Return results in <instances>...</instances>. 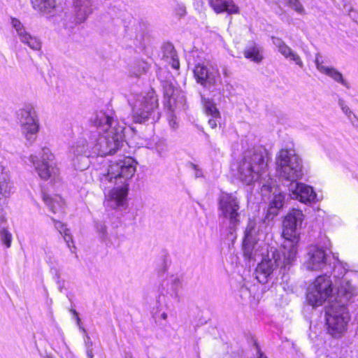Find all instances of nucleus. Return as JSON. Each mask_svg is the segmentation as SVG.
<instances>
[{"label": "nucleus", "mask_w": 358, "mask_h": 358, "mask_svg": "<svg viewBox=\"0 0 358 358\" xmlns=\"http://www.w3.org/2000/svg\"><path fill=\"white\" fill-rule=\"evenodd\" d=\"M0 241L6 248H9L11 246L12 234L5 227L0 229Z\"/></svg>", "instance_id": "obj_27"}, {"label": "nucleus", "mask_w": 358, "mask_h": 358, "mask_svg": "<svg viewBox=\"0 0 358 358\" xmlns=\"http://www.w3.org/2000/svg\"><path fill=\"white\" fill-rule=\"evenodd\" d=\"M57 283L58 285V289H59V292H62V289L64 288V282H61L60 279H59V275H57Z\"/></svg>", "instance_id": "obj_39"}, {"label": "nucleus", "mask_w": 358, "mask_h": 358, "mask_svg": "<svg viewBox=\"0 0 358 358\" xmlns=\"http://www.w3.org/2000/svg\"><path fill=\"white\" fill-rule=\"evenodd\" d=\"M352 124L356 127L357 128H358V118L356 117V118H353L352 117V122H351Z\"/></svg>", "instance_id": "obj_42"}, {"label": "nucleus", "mask_w": 358, "mask_h": 358, "mask_svg": "<svg viewBox=\"0 0 358 358\" xmlns=\"http://www.w3.org/2000/svg\"><path fill=\"white\" fill-rule=\"evenodd\" d=\"M85 352L87 358H93L94 352L93 349H85Z\"/></svg>", "instance_id": "obj_40"}, {"label": "nucleus", "mask_w": 358, "mask_h": 358, "mask_svg": "<svg viewBox=\"0 0 358 358\" xmlns=\"http://www.w3.org/2000/svg\"><path fill=\"white\" fill-rule=\"evenodd\" d=\"M72 5L76 24L84 23L95 8L93 0H72Z\"/></svg>", "instance_id": "obj_14"}, {"label": "nucleus", "mask_w": 358, "mask_h": 358, "mask_svg": "<svg viewBox=\"0 0 358 358\" xmlns=\"http://www.w3.org/2000/svg\"><path fill=\"white\" fill-rule=\"evenodd\" d=\"M85 334V338H84V341H85V349H93V342L91 341V338L89 336V335L86 333H84Z\"/></svg>", "instance_id": "obj_35"}, {"label": "nucleus", "mask_w": 358, "mask_h": 358, "mask_svg": "<svg viewBox=\"0 0 358 358\" xmlns=\"http://www.w3.org/2000/svg\"><path fill=\"white\" fill-rule=\"evenodd\" d=\"M193 73L196 83L209 92L213 93V96L222 93L223 85L217 70L203 64H198L194 66Z\"/></svg>", "instance_id": "obj_9"}, {"label": "nucleus", "mask_w": 358, "mask_h": 358, "mask_svg": "<svg viewBox=\"0 0 358 358\" xmlns=\"http://www.w3.org/2000/svg\"><path fill=\"white\" fill-rule=\"evenodd\" d=\"M338 105L341 107V110H343V107L347 106V105L345 103L344 100H343L342 99H338Z\"/></svg>", "instance_id": "obj_41"}, {"label": "nucleus", "mask_w": 358, "mask_h": 358, "mask_svg": "<svg viewBox=\"0 0 358 358\" xmlns=\"http://www.w3.org/2000/svg\"><path fill=\"white\" fill-rule=\"evenodd\" d=\"M170 113L169 125L173 129H176L178 127V122L176 120V117L173 115L174 112L168 110Z\"/></svg>", "instance_id": "obj_32"}, {"label": "nucleus", "mask_w": 358, "mask_h": 358, "mask_svg": "<svg viewBox=\"0 0 358 358\" xmlns=\"http://www.w3.org/2000/svg\"><path fill=\"white\" fill-rule=\"evenodd\" d=\"M277 171L282 185L303 175L302 160L293 149H281L276 157Z\"/></svg>", "instance_id": "obj_8"}, {"label": "nucleus", "mask_w": 358, "mask_h": 358, "mask_svg": "<svg viewBox=\"0 0 358 358\" xmlns=\"http://www.w3.org/2000/svg\"><path fill=\"white\" fill-rule=\"evenodd\" d=\"M220 120L221 119H218V118H216V117H211L208 120V124L210 125V127L212 129H215L217 127V123H220Z\"/></svg>", "instance_id": "obj_36"}, {"label": "nucleus", "mask_w": 358, "mask_h": 358, "mask_svg": "<svg viewBox=\"0 0 358 358\" xmlns=\"http://www.w3.org/2000/svg\"><path fill=\"white\" fill-rule=\"evenodd\" d=\"M286 5L299 15L306 13L305 8L299 0H284Z\"/></svg>", "instance_id": "obj_28"}, {"label": "nucleus", "mask_w": 358, "mask_h": 358, "mask_svg": "<svg viewBox=\"0 0 358 358\" xmlns=\"http://www.w3.org/2000/svg\"><path fill=\"white\" fill-rule=\"evenodd\" d=\"M124 358H134V357H133V355H132V354L131 352H126L124 353Z\"/></svg>", "instance_id": "obj_44"}, {"label": "nucleus", "mask_w": 358, "mask_h": 358, "mask_svg": "<svg viewBox=\"0 0 358 358\" xmlns=\"http://www.w3.org/2000/svg\"><path fill=\"white\" fill-rule=\"evenodd\" d=\"M54 156L48 148H43L40 158L36 155H31L29 161L35 166V169L43 180H48L55 178L58 174V169L53 163Z\"/></svg>", "instance_id": "obj_11"}, {"label": "nucleus", "mask_w": 358, "mask_h": 358, "mask_svg": "<svg viewBox=\"0 0 358 358\" xmlns=\"http://www.w3.org/2000/svg\"><path fill=\"white\" fill-rule=\"evenodd\" d=\"M52 220L53 221L55 224V228L59 231L61 234L64 232V229H66L65 225L61 222L60 221H58L55 220V218L52 217Z\"/></svg>", "instance_id": "obj_33"}, {"label": "nucleus", "mask_w": 358, "mask_h": 358, "mask_svg": "<svg viewBox=\"0 0 358 358\" xmlns=\"http://www.w3.org/2000/svg\"><path fill=\"white\" fill-rule=\"evenodd\" d=\"M191 167L192 169H194L195 171H196V173H195V177L196 178H200V177H202V171L199 168L198 165L196 164H194L193 163H191Z\"/></svg>", "instance_id": "obj_37"}, {"label": "nucleus", "mask_w": 358, "mask_h": 358, "mask_svg": "<svg viewBox=\"0 0 358 358\" xmlns=\"http://www.w3.org/2000/svg\"><path fill=\"white\" fill-rule=\"evenodd\" d=\"M115 117V112L107 106L90 118L84 137L70 149L75 169L83 171L88 167L90 157L112 155L120 150L125 143V127Z\"/></svg>", "instance_id": "obj_3"}, {"label": "nucleus", "mask_w": 358, "mask_h": 358, "mask_svg": "<svg viewBox=\"0 0 358 358\" xmlns=\"http://www.w3.org/2000/svg\"><path fill=\"white\" fill-rule=\"evenodd\" d=\"M162 59L171 64L175 70H179L180 62L174 45L169 42L165 43L162 47Z\"/></svg>", "instance_id": "obj_22"}, {"label": "nucleus", "mask_w": 358, "mask_h": 358, "mask_svg": "<svg viewBox=\"0 0 358 358\" xmlns=\"http://www.w3.org/2000/svg\"><path fill=\"white\" fill-rule=\"evenodd\" d=\"M12 27L15 29L20 41L28 45L34 50H39L41 48V41L35 36H31L22 23L15 17H10Z\"/></svg>", "instance_id": "obj_16"}, {"label": "nucleus", "mask_w": 358, "mask_h": 358, "mask_svg": "<svg viewBox=\"0 0 358 358\" xmlns=\"http://www.w3.org/2000/svg\"><path fill=\"white\" fill-rule=\"evenodd\" d=\"M175 83L176 81L171 76L161 83L164 93V107L167 110L171 112H175L176 110H184L185 106V97L175 86Z\"/></svg>", "instance_id": "obj_10"}, {"label": "nucleus", "mask_w": 358, "mask_h": 358, "mask_svg": "<svg viewBox=\"0 0 358 358\" xmlns=\"http://www.w3.org/2000/svg\"><path fill=\"white\" fill-rule=\"evenodd\" d=\"M266 224L264 222H257L250 220L244 232L243 243H254L264 237Z\"/></svg>", "instance_id": "obj_17"}, {"label": "nucleus", "mask_w": 358, "mask_h": 358, "mask_svg": "<svg viewBox=\"0 0 358 358\" xmlns=\"http://www.w3.org/2000/svg\"><path fill=\"white\" fill-rule=\"evenodd\" d=\"M208 4L216 13L239 14V7L233 0H208Z\"/></svg>", "instance_id": "obj_20"}, {"label": "nucleus", "mask_w": 358, "mask_h": 358, "mask_svg": "<svg viewBox=\"0 0 358 358\" xmlns=\"http://www.w3.org/2000/svg\"><path fill=\"white\" fill-rule=\"evenodd\" d=\"M263 48L255 41H249L243 51L244 57L259 64L264 59Z\"/></svg>", "instance_id": "obj_23"}, {"label": "nucleus", "mask_w": 358, "mask_h": 358, "mask_svg": "<svg viewBox=\"0 0 358 358\" xmlns=\"http://www.w3.org/2000/svg\"><path fill=\"white\" fill-rule=\"evenodd\" d=\"M136 164L134 158L125 156L110 162L107 173L100 178L103 185L108 183L110 185L107 188H111L106 201L108 207L119 210L126 208L129 181L136 172Z\"/></svg>", "instance_id": "obj_5"}, {"label": "nucleus", "mask_w": 358, "mask_h": 358, "mask_svg": "<svg viewBox=\"0 0 358 358\" xmlns=\"http://www.w3.org/2000/svg\"><path fill=\"white\" fill-rule=\"evenodd\" d=\"M136 65L138 67V73H136L137 76L141 73H145L149 69L148 64L144 61H138Z\"/></svg>", "instance_id": "obj_30"}, {"label": "nucleus", "mask_w": 358, "mask_h": 358, "mask_svg": "<svg viewBox=\"0 0 358 358\" xmlns=\"http://www.w3.org/2000/svg\"><path fill=\"white\" fill-rule=\"evenodd\" d=\"M71 313L75 316L76 320V324L79 327L80 329L83 332L86 333V329L81 326V320L80 318L78 317V313L75 309L71 310Z\"/></svg>", "instance_id": "obj_31"}, {"label": "nucleus", "mask_w": 358, "mask_h": 358, "mask_svg": "<svg viewBox=\"0 0 358 358\" xmlns=\"http://www.w3.org/2000/svg\"><path fill=\"white\" fill-rule=\"evenodd\" d=\"M128 102L131 107L132 118L135 123L143 124L149 120L154 122L159 120L158 99L154 92L147 94L146 96L131 95L128 99Z\"/></svg>", "instance_id": "obj_7"}, {"label": "nucleus", "mask_w": 358, "mask_h": 358, "mask_svg": "<svg viewBox=\"0 0 358 358\" xmlns=\"http://www.w3.org/2000/svg\"><path fill=\"white\" fill-rule=\"evenodd\" d=\"M342 111L346 115L350 122H352V117L356 118V115L352 112L348 106L346 107H343Z\"/></svg>", "instance_id": "obj_34"}, {"label": "nucleus", "mask_w": 358, "mask_h": 358, "mask_svg": "<svg viewBox=\"0 0 358 358\" xmlns=\"http://www.w3.org/2000/svg\"><path fill=\"white\" fill-rule=\"evenodd\" d=\"M20 122L22 124V133L26 139L31 143L36 138L39 124L34 108L31 106H26L18 113Z\"/></svg>", "instance_id": "obj_12"}, {"label": "nucleus", "mask_w": 358, "mask_h": 358, "mask_svg": "<svg viewBox=\"0 0 358 358\" xmlns=\"http://www.w3.org/2000/svg\"><path fill=\"white\" fill-rule=\"evenodd\" d=\"M267 161L268 152L263 148L244 151L238 162V176L247 185H257L262 196L271 199L266 218L273 220L283 207L287 194L280 189L276 181L269 176Z\"/></svg>", "instance_id": "obj_4"}, {"label": "nucleus", "mask_w": 358, "mask_h": 358, "mask_svg": "<svg viewBox=\"0 0 358 358\" xmlns=\"http://www.w3.org/2000/svg\"><path fill=\"white\" fill-rule=\"evenodd\" d=\"M272 42L273 45L278 48V52L283 55L285 58L289 59L290 60L295 62L296 65L302 68L303 64L301 59L299 55L294 52L282 39L279 37L272 36Z\"/></svg>", "instance_id": "obj_19"}, {"label": "nucleus", "mask_w": 358, "mask_h": 358, "mask_svg": "<svg viewBox=\"0 0 358 358\" xmlns=\"http://www.w3.org/2000/svg\"><path fill=\"white\" fill-rule=\"evenodd\" d=\"M217 217L221 232L236 237V231L244 217L240 199L233 193L222 192L217 199Z\"/></svg>", "instance_id": "obj_6"}, {"label": "nucleus", "mask_w": 358, "mask_h": 358, "mask_svg": "<svg viewBox=\"0 0 358 358\" xmlns=\"http://www.w3.org/2000/svg\"><path fill=\"white\" fill-rule=\"evenodd\" d=\"M160 317L162 319V320H166L167 319V314L166 313H162L161 315H160Z\"/></svg>", "instance_id": "obj_45"}, {"label": "nucleus", "mask_w": 358, "mask_h": 358, "mask_svg": "<svg viewBox=\"0 0 358 358\" xmlns=\"http://www.w3.org/2000/svg\"><path fill=\"white\" fill-rule=\"evenodd\" d=\"M33 8L43 13H50L55 7V0H31Z\"/></svg>", "instance_id": "obj_26"}, {"label": "nucleus", "mask_w": 358, "mask_h": 358, "mask_svg": "<svg viewBox=\"0 0 358 358\" xmlns=\"http://www.w3.org/2000/svg\"><path fill=\"white\" fill-rule=\"evenodd\" d=\"M42 198L44 203L49 208V210L52 211L53 213H57V212H59L64 205V201L63 199L58 195H55V196L52 197L43 192Z\"/></svg>", "instance_id": "obj_24"}, {"label": "nucleus", "mask_w": 358, "mask_h": 358, "mask_svg": "<svg viewBox=\"0 0 358 358\" xmlns=\"http://www.w3.org/2000/svg\"><path fill=\"white\" fill-rule=\"evenodd\" d=\"M287 187L289 196L304 203H310L316 201L317 194L312 187L293 180L282 185Z\"/></svg>", "instance_id": "obj_13"}, {"label": "nucleus", "mask_w": 358, "mask_h": 358, "mask_svg": "<svg viewBox=\"0 0 358 358\" xmlns=\"http://www.w3.org/2000/svg\"><path fill=\"white\" fill-rule=\"evenodd\" d=\"M329 240L324 246L313 245L308 249L306 266L308 270L324 272L317 277L310 285L306 300L313 307L321 306L326 300L333 296L334 283L336 288V299L329 302L325 307V319L327 332L334 338H340L347 330L350 315L346 307L348 302H354L358 295V287L352 282L358 280V271L348 270L343 263L331 256Z\"/></svg>", "instance_id": "obj_1"}, {"label": "nucleus", "mask_w": 358, "mask_h": 358, "mask_svg": "<svg viewBox=\"0 0 358 358\" xmlns=\"http://www.w3.org/2000/svg\"><path fill=\"white\" fill-rule=\"evenodd\" d=\"M62 235L63 236L64 241L66 243L67 246L71 249V252H75V251L71 248V243H73V241L72 239L70 230L69 229H64V232L62 233Z\"/></svg>", "instance_id": "obj_29"}, {"label": "nucleus", "mask_w": 358, "mask_h": 358, "mask_svg": "<svg viewBox=\"0 0 358 358\" xmlns=\"http://www.w3.org/2000/svg\"><path fill=\"white\" fill-rule=\"evenodd\" d=\"M254 345L255 346V350L258 355L257 358H267L266 356L261 351L260 347L259 346L256 341L255 342Z\"/></svg>", "instance_id": "obj_38"}, {"label": "nucleus", "mask_w": 358, "mask_h": 358, "mask_svg": "<svg viewBox=\"0 0 358 358\" xmlns=\"http://www.w3.org/2000/svg\"><path fill=\"white\" fill-rule=\"evenodd\" d=\"M303 221L301 210L293 209L283 220L282 236L285 241L282 249L271 248L266 257H262L259 252V243H243V255L249 261L256 262L261 259L255 269L256 278L261 284L271 282L272 284L287 282V272L296 261L297 245L299 241L300 229Z\"/></svg>", "instance_id": "obj_2"}, {"label": "nucleus", "mask_w": 358, "mask_h": 358, "mask_svg": "<svg viewBox=\"0 0 358 358\" xmlns=\"http://www.w3.org/2000/svg\"><path fill=\"white\" fill-rule=\"evenodd\" d=\"M181 286V280L177 275H171L166 278L162 281L159 286V299L162 296H166L173 299L178 302L180 301L178 292Z\"/></svg>", "instance_id": "obj_15"}, {"label": "nucleus", "mask_w": 358, "mask_h": 358, "mask_svg": "<svg viewBox=\"0 0 358 358\" xmlns=\"http://www.w3.org/2000/svg\"><path fill=\"white\" fill-rule=\"evenodd\" d=\"M6 217L3 215H0V227L4 222H6Z\"/></svg>", "instance_id": "obj_43"}, {"label": "nucleus", "mask_w": 358, "mask_h": 358, "mask_svg": "<svg viewBox=\"0 0 358 358\" xmlns=\"http://www.w3.org/2000/svg\"><path fill=\"white\" fill-rule=\"evenodd\" d=\"M322 56L318 53L315 57V65L319 71L323 73L328 76L331 77L336 82H338L346 87H349L348 82L343 78V75L338 70L333 67H327L322 65V61L321 60Z\"/></svg>", "instance_id": "obj_21"}, {"label": "nucleus", "mask_w": 358, "mask_h": 358, "mask_svg": "<svg viewBox=\"0 0 358 358\" xmlns=\"http://www.w3.org/2000/svg\"><path fill=\"white\" fill-rule=\"evenodd\" d=\"M199 95L206 114L212 117L221 119L220 113L216 107L215 103L210 99L205 97V96L203 95L201 92L199 93Z\"/></svg>", "instance_id": "obj_25"}, {"label": "nucleus", "mask_w": 358, "mask_h": 358, "mask_svg": "<svg viewBox=\"0 0 358 358\" xmlns=\"http://www.w3.org/2000/svg\"><path fill=\"white\" fill-rule=\"evenodd\" d=\"M94 228L99 240L107 248H115L117 242V236L113 232H108V227L106 222L101 220H95Z\"/></svg>", "instance_id": "obj_18"}]
</instances>
